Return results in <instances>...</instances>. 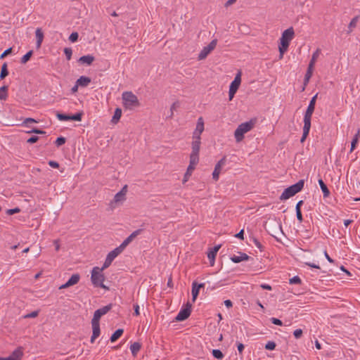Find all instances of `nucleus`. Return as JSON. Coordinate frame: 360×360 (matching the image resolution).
<instances>
[{"label": "nucleus", "mask_w": 360, "mask_h": 360, "mask_svg": "<svg viewBox=\"0 0 360 360\" xmlns=\"http://www.w3.org/2000/svg\"><path fill=\"white\" fill-rule=\"evenodd\" d=\"M316 98H317V94H316L315 96H314L312 97V98L311 99L309 104L307 107V109L305 112V114L304 116L303 134H302V136L300 139L301 143H303L306 140L307 137L309 135V130L311 128V119L312 114L315 109V104H316Z\"/></svg>", "instance_id": "1"}, {"label": "nucleus", "mask_w": 360, "mask_h": 360, "mask_svg": "<svg viewBox=\"0 0 360 360\" xmlns=\"http://www.w3.org/2000/svg\"><path fill=\"white\" fill-rule=\"evenodd\" d=\"M205 130V123L202 117H198L195 129L193 132L191 149L193 152L200 153L201 144V134Z\"/></svg>", "instance_id": "2"}, {"label": "nucleus", "mask_w": 360, "mask_h": 360, "mask_svg": "<svg viewBox=\"0 0 360 360\" xmlns=\"http://www.w3.org/2000/svg\"><path fill=\"white\" fill-rule=\"evenodd\" d=\"M294 37L295 31L292 27L288 28L282 33L278 46L280 59L283 58V54L288 51L290 42L292 40Z\"/></svg>", "instance_id": "3"}, {"label": "nucleus", "mask_w": 360, "mask_h": 360, "mask_svg": "<svg viewBox=\"0 0 360 360\" xmlns=\"http://www.w3.org/2000/svg\"><path fill=\"white\" fill-rule=\"evenodd\" d=\"M123 106L126 109L132 110L140 106L138 97L131 91H124L122 95Z\"/></svg>", "instance_id": "4"}, {"label": "nucleus", "mask_w": 360, "mask_h": 360, "mask_svg": "<svg viewBox=\"0 0 360 360\" xmlns=\"http://www.w3.org/2000/svg\"><path fill=\"white\" fill-rule=\"evenodd\" d=\"M255 123V122L251 120L238 125L234 132L236 142H240L244 139V134L250 131L254 127Z\"/></svg>", "instance_id": "5"}, {"label": "nucleus", "mask_w": 360, "mask_h": 360, "mask_svg": "<svg viewBox=\"0 0 360 360\" xmlns=\"http://www.w3.org/2000/svg\"><path fill=\"white\" fill-rule=\"evenodd\" d=\"M91 280L95 287H100L101 288L108 290V288L103 284L105 276L102 273V269H100L99 267L95 266L93 268L91 271Z\"/></svg>", "instance_id": "6"}, {"label": "nucleus", "mask_w": 360, "mask_h": 360, "mask_svg": "<svg viewBox=\"0 0 360 360\" xmlns=\"http://www.w3.org/2000/svg\"><path fill=\"white\" fill-rule=\"evenodd\" d=\"M304 180L301 179L299 181H297L296 184L289 186L288 188H285L281 195L280 196V200H287L290 198V197H292L296 193L300 192L304 187Z\"/></svg>", "instance_id": "7"}, {"label": "nucleus", "mask_w": 360, "mask_h": 360, "mask_svg": "<svg viewBox=\"0 0 360 360\" xmlns=\"http://www.w3.org/2000/svg\"><path fill=\"white\" fill-rule=\"evenodd\" d=\"M199 162V153L191 151L190 154V162L189 165L186 169V172L184 174L183 183L186 182L189 177L191 176L193 170L195 168V166L198 165Z\"/></svg>", "instance_id": "8"}, {"label": "nucleus", "mask_w": 360, "mask_h": 360, "mask_svg": "<svg viewBox=\"0 0 360 360\" xmlns=\"http://www.w3.org/2000/svg\"><path fill=\"white\" fill-rule=\"evenodd\" d=\"M217 44V39L212 40V41L207 46L203 47L202 51L198 54V59L199 60H202L206 58L207 56L210 53V52L215 49Z\"/></svg>", "instance_id": "9"}, {"label": "nucleus", "mask_w": 360, "mask_h": 360, "mask_svg": "<svg viewBox=\"0 0 360 360\" xmlns=\"http://www.w3.org/2000/svg\"><path fill=\"white\" fill-rule=\"evenodd\" d=\"M56 115L60 121H70V120L81 121L82 117L83 115V112H79L75 115H70L63 114L59 112H56Z\"/></svg>", "instance_id": "10"}, {"label": "nucleus", "mask_w": 360, "mask_h": 360, "mask_svg": "<svg viewBox=\"0 0 360 360\" xmlns=\"http://www.w3.org/2000/svg\"><path fill=\"white\" fill-rule=\"evenodd\" d=\"M191 304L188 302L186 304V307L180 310L175 319L177 321H182L188 319L191 312Z\"/></svg>", "instance_id": "11"}, {"label": "nucleus", "mask_w": 360, "mask_h": 360, "mask_svg": "<svg viewBox=\"0 0 360 360\" xmlns=\"http://www.w3.org/2000/svg\"><path fill=\"white\" fill-rule=\"evenodd\" d=\"M126 200V196L123 195L122 193H117L114 196L112 200L109 203V207L110 210H113L116 207L117 205L123 202Z\"/></svg>", "instance_id": "12"}, {"label": "nucleus", "mask_w": 360, "mask_h": 360, "mask_svg": "<svg viewBox=\"0 0 360 360\" xmlns=\"http://www.w3.org/2000/svg\"><path fill=\"white\" fill-rule=\"evenodd\" d=\"M23 352L21 347L15 349L8 357H0V360H20L22 357Z\"/></svg>", "instance_id": "13"}, {"label": "nucleus", "mask_w": 360, "mask_h": 360, "mask_svg": "<svg viewBox=\"0 0 360 360\" xmlns=\"http://www.w3.org/2000/svg\"><path fill=\"white\" fill-rule=\"evenodd\" d=\"M226 163V157H223L215 165L214 172L212 173V178L215 181L219 179V174L221 169V167Z\"/></svg>", "instance_id": "14"}, {"label": "nucleus", "mask_w": 360, "mask_h": 360, "mask_svg": "<svg viewBox=\"0 0 360 360\" xmlns=\"http://www.w3.org/2000/svg\"><path fill=\"white\" fill-rule=\"evenodd\" d=\"M205 287V283H198L196 281H193L192 283V301L195 302L198 296L199 291L200 288H203Z\"/></svg>", "instance_id": "15"}, {"label": "nucleus", "mask_w": 360, "mask_h": 360, "mask_svg": "<svg viewBox=\"0 0 360 360\" xmlns=\"http://www.w3.org/2000/svg\"><path fill=\"white\" fill-rule=\"evenodd\" d=\"M239 255H233L231 257V260L234 263H239L243 261H247L250 257L245 253L238 252Z\"/></svg>", "instance_id": "16"}, {"label": "nucleus", "mask_w": 360, "mask_h": 360, "mask_svg": "<svg viewBox=\"0 0 360 360\" xmlns=\"http://www.w3.org/2000/svg\"><path fill=\"white\" fill-rule=\"evenodd\" d=\"M220 248L221 245H216L208 252L207 257L211 266L214 265L215 257Z\"/></svg>", "instance_id": "17"}, {"label": "nucleus", "mask_w": 360, "mask_h": 360, "mask_svg": "<svg viewBox=\"0 0 360 360\" xmlns=\"http://www.w3.org/2000/svg\"><path fill=\"white\" fill-rule=\"evenodd\" d=\"M93 333L91 338V342L93 343L94 340L100 335V323H91Z\"/></svg>", "instance_id": "18"}, {"label": "nucleus", "mask_w": 360, "mask_h": 360, "mask_svg": "<svg viewBox=\"0 0 360 360\" xmlns=\"http://www.w3.org/2000/svg\"><path fill=\"white\" fill-rule=\"evenodd\" d=\"M35 35H36V38H37L36 46H37V48L39 49L41 47V43L44 39V33L42 32L41 28H37L36 30Z\"/></svg>", "instance_id": "19"}, {"label": "nucleus", "mask_w": 360, "mask_h": 360, "mask_svg": "<svg viewBox=\"0 0 360 360\" xmlns=\"http://www.w3.org/2000/svg\"><path fill=\"white\" fill-rule=\"evenodd\" d=\"M91 78L86 76H81L76 82L77 85H79L82 87L87 86L91 82Z\"/></svg>", "instance_id": "20"}, {"label": "nucleus", "mask_w": 360, "mask_h": 360, "mask_svg": "<svg viewBox=\"0 0 360 360\" xmlns=\"http://www.w3.org/2000/svg\"><path fill=\"white\" fill-rule=\"evenodd\" d=\"M122 250L120 249V247L115 248L113 250L110 251L107 257L110 259L112 262L114 260L115 257H117L122 252Z\"/></svg>", "instance_id": "21"}, {"label": "nucleus", "mask_w": 360, "mask_h": 360, "mask_svg": "<svg viewBox=\"0 0 360 360\" xmlns=\"http://www.w3.org/2000/svg\"><path fill=\"white\" fill-rule=\"evenodd\" d=\"M94 59H95V58L93 56L86 55V56H83L80 57L79 59V61L81 63H84V64L85 63L88 65H90L94 61Z\"/></svg>", "instance_id": "22"}, {"label": "nucleus", "mask_w": 360, "mask_h": 360, "mask_svg": "<svg viewBox=\"0 0 360 360\" xmlns=\"http://www.w3.org/2000/svg\"><path fill=\"white\" fill-rule=\"evenodd\" d=\"M122 116V110L119 108H117L115 110L114 115L112 117L111 122L112 124H117Z\"/></svg>", "instance_id": "23"}, {"label": "nucleus", "mask_w": 360, "mask_h": 360, "mask_svg": "<svg viewBox=\"0 0 360 360\" xmlns=\"http://www.w3.org/2000/svg\"><path fill=\"white\" fill-rule=\"evenodd\" d=\"M79 279L80 276L79 274H72V276L67 281L68 285H69L70 286L74 285L79 281Z\"/></svg>", "instance_id": "24"}, {"label": "nucleus", "mask_w": 360, "mask_h": 360, "mask_svg": "<svg viewBox=\"0 0 360 360\" xmlns=\"http://www.w3.org/2000/svg\"><path fill=\"white\" fill-rule=\"evenodd\" d=\"M141 345L138 342H135L131 345L130 349H131V354L134 356H136L137 353L141 349Z\"/></svg>", "instance_id": "25"}, {"label": "nucleus", "mask_w": 360, "mask_h": 360, "mask_svg": "<svg viewBox=\"0 0 360 360\" xmlns=\"http://www.w3.org/2000/svg\"><path fill=\"white\" fill-rule=\"evenodd\" d=\"M319 184L321 187V191H323V196L328 197L330 194V191H329L327 186L326 185V184L323 182V181L321 179H319Z\"/></svg>", "instance_id": "26"}, {"label": "nucleus", "mask_w": 360, "mask_h": 360, "mask_svg": "<svg viewBox=\"0 0 360 360\" xmlns=\"http://www.w3.org/2000/svg\"><path fill=\"white\" fill-rule=\"evenodd\" d=\"M124 330L122 328H119L116 330L110 337L111 342H115L118 338L121 337L123 334Z\"/></svg>", "instance_id": "27"}, {"label": "nucleus", "mask_w": 360, "mask_h": 360, "mask_svg": "<svg viewBox=\"0 0 360 360\" xmlns=\"http://www.w3.org/2000/svg\"><path fill=\"white\" fill-rule=\"evenodd\" d=\"M8 75V71L7 63H4L1 65V72H0V79H4Z\"/></svg>", "instance_id": "28"}, {"label": "nucleus", "mask_w": 360, "mask_h": 360, "mask_svg": "<svg viewBox=\"0 0 360 360\" xmlns=\"http://www.w3.org/2000/svg\"><path fill=\"white\" fill-rule=\"evenodd\" d=\"M359 16L357 15L352 19V20L350 21L349 26H348V28H349V30L347 31L348 33L352 32V29L356 27L357 22L359 20Z\"/></svg>", "instance_id": "29"}, {"label": "nucleus", "mask_w": 360, "mask_h": 360, "mask_svg": "<svg viewBox=\"0 0 360 360\" xmlns=\"http://www.w3.org/2000/svg\"><path fill=\"white\" fill-rule=\"evenodd\" d=\"M8 97V86H3L0 88V100H6Z\"/></svg>", "instance_id": "30"}, {"label": "nucleus", "mask_w": 360, "mask_h": 360, "mask_svg": "<svg viewBox=\"0 0 360 360\" xmlns=\"http://www.w3.org/2000/svg\"><path fill=\"white\" fill-rule=\"evenodd\" d=\"M112 307V304H109L102 308H100L98 309H97V311H98V313H100V314L102 316L106 314Z\"/></svg>", "instance_id": "31"}, {"label": "nucleus", "mask_w": 360, "mask_h": 360, "mask_svg": "<svg viewBox=\"0 0 360 360\" xmlns=\"http://www.w3.org/2000/svg\"><path fill=\"white\" fill-rule=\"evenodd\" d=\"M32 54H33V51L31 50V51H28L25 55H24L21 58L20 63L22 64H25L30 59Z\"/></svg>", "instance_id": "32"}, {"label": "nucleus", "mask_w": 360, "mask_h": 360, "mask_svg": "<svg viewBox=\"0 0 360 360\" xmlns=\"http://www.w3.org/2000/svg\"><path fill=\"white\" fill-rule=\"evenodd\" d=\"M101 315L98 313V311L96 310L94 314L93 319L91 320V323H99Z\"/></svg>", "instance_id": "33"}, {"label": "nucleus", "mask_w": 360, "mask_h": 360, "mask_svg": "<svg viewBox=\"0 0 360 360\" xmlns=\"http://www.w3.org/2000/svg\"><path fill=\"white\" fill-rule=\"evenodd\" d=\"M212 355L214 358L217 359H221L224 357V354L219 349H213Z\"/></svg>", "instance_id": "34"}, {"label": "nucleus", "mask_w": 360, "mask_h": 360, "mask_svg": "<svg viewBox=\"0 0 360 360\" xmlns=\"http://www.w3.org/2000/svg\"><path fill=\"white\" fill-rule=\"evenodd\" d=\"M133 240L132 238H130L129 236L120 245V249L122 250H124V248Z\"/></svg>", "instance_id": "35"}, {"label": "nucleus", "mask_w": 360, "mask_h": 360, "mask_svg": "<svg viewBox=\"0 0 360 360\" xmlns=\"http://www.w3.org/2000/svg\"><path fill=\"white\" fill-rule=\"evenodd\" d=\"M320 52H321V51L319 49H316V51L315 52H314V53L312 54L310 63H312L313 64L315 65V63L319 56Z\"/></svg>", "instance_id": "36"}, {"label": "nucleus", "mask_w": 360, "mask_h": 360, "mask_svg": "<svg viewBox=\"0 0 360 360\" xmlns=\"http://www.w3.org/2000/svg\"><path fill=\"white\" fill-rule=\"evenodd\" d=\"M65 141H66L65 138H64L63 136H60L56 139L55 143L58 147V146H60L65 144Z\"/></svg>", "instance_id": "37"}, {"label": "nucleus", "mask_w": 360, "mask_h": 360, "mask_svg": "<svg viewBox=\"0 0 360 360\" xmlns=\"http://www.w3.org/2000/svg\"><path fill=\"white\" fill-rule=\"evenodd\" d=\"M276 346V345L274 342L269 341L265 345V349L267 350H274Z\"/></svg>", "instance_id": "38"}, {"label": "nucleus", "mask_w": 360, "mask_h": 360, "mask_svg": "<svg viewBox=\"0 0 360 360\" xmlns=\"http://www.w3.org/2000/svg\"><path fill=\"white\" fill-rule=\"evenodd\" d=\"M179 106V103L178 101H176L174 102L171 108H170V115H169V117L172 118L174 115V110H175L176 109V108H178Z\"/></svg>", "instance_id": "39"}, {"label": "nucleus", "mask_w": 360, "mask_h": 360, "mask_svg": "<svg viewBox=\"0 0 360 360\" xmlns=\"http://www.w3.org/2000/svg\"><path fill=\"white\" fill-rule=\"evenodd\" d=\"M289 283L290 284H300L302 281L299 276H295L290 279Z\"/></svg>", "instance_id": "40"}, {"label": "nucleus", "mask_w": 360, "mask_h": 360, "mask_svg": "<svg viewBox=\"0 0 360 360\" xmlns=\"http://www.w3.org/2000/svg\"><path fill=\"white\" fill-rule=\"evenodd\" d=\"M64 53L68 60L71 59L72 54V51L71 48H65Z\"/></svg>", "instance_id": "41"}, {"label": "nucleus", "mask_w": 360, "mask_h": 360, "mask_svg": "<svg viewBox=\"0 0 360 360\" xmlns=\"http://www.w3.org/2000/svg\"><path fill=\"white\" fill-rule=\"evenodd\" d=\"M78 37H79V34L77 32H72L70 37H69V40L71 41V42H75L77 41L78 39Z\"/></svg>", "instance_id": "42"}, {"label": "nucleus", "mask_w": 360, "mask_h": 360, "mask_svg": "<svg viewBox=\"0 0 360 360\" xmlns=\"http://www.w3.org/2000/svg\"><path fill=\"white\" fill-rule=\"evenodd\" d=\"M112 262L106 257L105 260L103 263V265L101 268H100V269H102V271H103L104 269H105L108 266H110V265L111 264Z\"/></svg>", "instance_id": "43"}, {"label": "nucleus", "mask_w": 360, "mask_h": 360, "mask_svg": "<svg viewBox=\"0 0 360 360\" xmlns=\"http://www.w3.org/2000/svg\"><path fill=\"white\" fill-rule=\"evenodd\" d=\"M28 133H34L37 134H45L46 131H43L41 129H37V128H33L32 129L29 131Z\"/></svg>", "instance_id": "44"}, {"label": "nucleus", "mask_w": 360, "mask_h": 360, "mask_svg": "<svg viewBox=\"0 0 360 360\" xmlns=\"http://www.w3.org/2000/svg\"><path fill=\"white\" fill-rule=\"evenodd\" d=\"M12 53V48H8L6 50H5L1 55L0 56V58L2 59L7 56L8 55L11 54Z\"/></svg>", "instance_id": "45"}, {"label": "nucleus", "mask_w": 360, "mask_h": 360, "mask_svg": "<svg viewBox=\"0 0 360 360\" xmlns=\"http://www.w3.org/2000/svg\"><path fill=\"white\" fill-rule=\"evenodd\" d=\"M233 82H236V83H238V84H239L240 85V83H241V72L240 71H239L236 74V77H235V78L233 79Z\"/></svg>", "instance_id": "46"}, {"label": "nucleus", "mask_w": 360, "mask_h": 360, "mask_svg": "<svg viewBox=\"0 0 360 360\" xmlns=\"http://www.w3.org/2000/svg\"><path fill=\"white\" fill-rule=\"evenodd\" d=\"M20 211V210L18 207H15L13 209H9L6 211V213L9 215H12L15 213H18Z\"/></svg>", "instance_id": "47"}, {"label": "nucleus", "mask_w": 360, "mask_h": 360, "mask_svg": "<svg viewBox=\"0 0 360 360\" xmlns=\"http://www.w3.org/2000/svg\"><path fill=\"white\" fill-rule=\"evenodd\" d=\"M293 335H294L295 338L297 339L301 338V336L302 335V329H296L294 331Z\"/></svg>", "instance_id": "48"}, {"label": "nucleus", "mask_w": 360, "mask_h": 360, "mask_svg": "<svg viewBox=\"0 0 360 360\" xmlns=\"http://www.w3.org/2000/svg\"><path fill=\"white\" fill-rule=\"evenodd\" d=\"M38 314H39L38 311H32L31 313L25 315V318H35L38 316Z\"/></svg>", "instance_id": "49"}, {"label": "nucleus", "mask_w": 360, "mask_h": 360, "mask_svg": "<svg viewBox=\"0 0 360 360\" xmlns=\"http://www.w3.org/2000/svg\"><path fill=\"white\" fill-rule=\"evenodd\" d=\"M39 140V137L37 136H32L29 138L27 141L28 143H34Z\"/></svg>", "instance_id": "50"}, {"label": "nucleus", "mask_w": 360, "mask_h": 360, "mask_svg": "<svg viewBox=\"0 0 360 360\" xmlns=\"http://www.w3.org/2000/svg\"><path fill=\"white\" fill-rule=\"evenodd\" d=\"M271 321L273 324L277 325V326H282L283 323L282 321L276 318H271Z\"/></svg>", "instance_id": "51"}, {"label": "nucleus", "mask_w": 360, "mask_h": 360, "mask_svg": "<svg viewBox=\"0 0 360 360\" xmlns=\"http://www.w3.org/2000/svg\"><path fill=\"white\" fill-rule=\"evenodd\" d=\"M240 86V84L238 83L234 82L233 81L231 83V85L229 86V89L238 91V88Z\"/></svg>", "instance_id": "52"}, {"label": "nucleus", "mask_w": 360, "mask_h": 360, "mask_svg": "<svg viewBox=\"0 0 360 360\" xmlns=\"http://www.w3.org/2000/svg\"><path fill=\"white\" fill-rule=\"evenodd\" d=\"M142 230L141 229H138V230H136L135 231H134L133 233H131L129 236L131 238L134 239L138 235H139L141 233Z\"/></svg>", "instance_id": "53"}, {"label": "nucleus", "mask_w": 360, "mask_h": 360, "mask_svg": "<svg viewBox=\"0 0 360 360\" xmlns=\"http://www.w3.org/2000/svg\"><path fill=\"white\" fill-rule=\"evenodd\" d=\"M37 121L35 120L34 119L28 117L24 120L22 124L25 125V124H27L28 123H37Z\"/></svg>", "instance_id": "54"}, {"label": "nucleus", "mask_w": 360, "mask_h": 360, "mask_svg": "<svg viewBox=\"0 0 360 360\" xmlns=\"http://www.w3.org/2000/svg\"><path fill=\"white\" fill-rule=\"evenodd\" d=\"M296 216L297 219L299 221L300 223L302 222L303 218L301 210H296Z\"/></svg>", "instance_id": "55"}, {"label": "nucleus", "mask_w": 360, "mask_h": 360, "mask_svg": "<svg viewBox=\"0 0 360 360\" xmlns=\"http://www.w3.org/2000/svg\"><path fill=\"white\" fill-rule=\"evenodd\" d=\"M244 236V230L242 229L238 233H236L235 235V237H236V238H239L240 240H243L244 239V236Z\"/></svg>", "instance_id": "56"}, {"label": "nucleus", "mask_w": 360, "mask_h": 360, "mask_svg": "<svg viewBox=\"0 0 360 360\" xmlns=\"http://www.w3.org/2000/svg\"><path fill=\"white\" fill-rule=\"evenodd\" d=\"M358 142L359 141H356V139H352L351 143L350 153H352L355 149Z\"/></svg>", "instance_id": "57"}, {"label": "nucleus", "mask_w": 360, "mask_h": 360, "mask_svg": "<svg viewBox=\"0 0 360 360\" xmlns=\"http://www.w3.org/2000/svg\"><path fill=\"white\" fill-rule=\"evenodd\" d=\"M49 166H51L53 168H58L59 167V164L57 162L53 161V160H50L49 162Z\"/></svg>", "instance_id": "58"}, {"label": "nucleus", "mask_w": 360, "mask_h": 360, "mask_svg": "<svg viewBox=\"0 0 360 360\" xmlns=\"http://www.w3.org/2000/svg\"><path fill=\"white\" fill-rule=\"evenodd\" d=\"M236 91H236V90L229 89V101H231L233 99Z\"/></svg>", "instance_id": "59"}, {"label": "nucleus", "mask_w": 360, "mask_h": 360, "mask_svg": "<svg viewBox=\"0 0 360 360\" xmlns=\"http://www.w3.org/2000/svg\"><path fill=\"white\" fill-rule=\"evenodd\" d=\"M253 243L258 248H259L262 250L263 247L260 242L257 238H253Z\"/></svg>", "instance_id": "60"}, {"label": "nucleus", "mask_w": 360, "mask_h": 360, "mask_svg": "<svg viewBox=\"0 0 360 360\" xmlns=\"http://www.w3.org/2000/svg\"><path fill=\"white\" fill-rule=\"evenodd\" d=\"M134 314L135 316H139L140 314L139 304H134Z\"/></svg>", "instance_id": "61"}, {"label": "nucleus", "mask_w": 360, "mask_h": 360, "mask_svg": "<svg viewBox=\"0 0 360 360\" xmlns=\"http://www.w3.org/2000/svg\"><path fill=\"white\" fill-rule=\"evenodd\" d=\"M238 350L240 354H242L243 349H244V345L243 344L238 342L237 345Z\"/></svg>", "instance_id": "62"}, {"label": "nucleus", "mask_w": 360, "mask_h": 360, "mask_svg": "<svg viewBox=\"0 0 360 360\" xmlns=\"http://www.w3.org/2000/svg\"><path fill=\"white\" fill-rule=\"evenodd\" d=\"M53 244L55 245V250L56 251H58L60 250V243H59V240H53Z\"/></svg>", "instance_id": "63"}, {"label": "nucleus", "mask_w": 360, "mask_h": 360, "mask_svg": "<svg viewBox=\"0 0 360 360\" xmlns=\"http://www.w3.org/2000/svg\"><path fill=\"white\" fill-rule=\"evenodd\" d=\"M224 304L226 307L230 308L233 306V303L230 300H226L224 301Z\"/></svg>", "instance_id": "64"}]
</instances>
